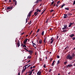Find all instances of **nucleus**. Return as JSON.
Returning a JSON list of instances; mask_svg holds the SVG:
<instances>
[{
  "mask_svg": "<svg viewBox=\"0 0 75 75\" xmlns=\"http://www.w3.org/2000/svg\"><path fill=\"white\" fill-rule=\"evenodd\" d=\"M73 65L74 66V67H75V63L73 64Z\"/></svg>",
  "mask_w": 75,
  "mask_h": 75,
  "instance_id": "obj_63",
  "label": "nucleus"
},
{
  "mask_svg": "<svg viewBox=\"0 0 75 75\" xmlns=\"http://www.w3.org/2000/svg\"><path fill=\"white\" fill-rule=\"evenodd\" d=\"M7 10H10V7L8 6V7H7Z\"/></svg>",
  "mask_w": 75,
  "mask_h": 75,
  "instance_id": "obj_32",
  "label": "nucleus"
},
{
  "mask_svg": "<svg viewBox=\"0 0 75 75\" xmlns=\"http://www.w3.org/2000/svg\"><path fill=\"white\" fill-rule=\"evenodd\" d=\"M33 11H30L28 13V15L27 18L26 19V23H27V20L28 19V17H31V13H32Z\"/></svg>",
  "mask_w": 75,
  "mask_h": 75,
  "instance_id": "obj_2",
  "label": "nucleus"
},
{
  "mask_svg": "<svg viewBox=\"0 0 75 75\" xmlns=\"http://www.w3.org/2000/svg\"><path fill=\"white\" fill-rule=\"evenodd\" d=\"M40 32V29H38V30L36 32V33H38V32Z\"/></svg>",
  "mask_w": 75,
  "mask_h": 75,
  "instance_id": "obj_28",
  "label": "nucleus"
},
{
  "mask_svg": "<svg viewBox=\"0 0 75 75\" xmlns=\"http://www.w3.org/2000/svg\"><path fill=\"white\" fill-rule=\"evenodd\" d=\"M45 39H44V40L43 41V43H44V44H45V43H46V42H45Z\"/></svg>",
  "mask_w": 75,
  "mask_h": 75,
  "instance_id": "obj_25",
  "label": "nucleus"
},
{
  "mask_svg": "<svg viewBox=\"0 0 75 75\" xmlns=\"http://www.w3.org/2000/svg\"><path fill=\"white\" fill-rule=\"evenodd\" d=\"M56 7H58V4H56Z\"/></svg>",
  "mask_w": 75,
  "mask_h": 75,
  "instance_id": "obj_64",
  "label": "nucleus"
},
{
  "mask_svg": "<svg viewBox=\"0 0 75 75\" xmlns=\"http://www.w3.org/2000/svg\"><path fill=\"white\" fill-rule=\"evenodd\" d=\"M48 21H49V18H48L46 21V23H47L48 22Z\"/></svg>",
  "mask_w": 75,
  "mask_h": 75,
  "instance_id": "obj_17",
  "label": "nucleus"
},
{
  "mask_svg": "<svg viewBox=\"0 0 75 75\" xmlns=\"http://www.w3.org/2000/svg\"><path fill=\"white\" fill-rule=\"evenodd\" d=\"M51 71H52V69H50L49 70V72H51Z\"/></svg>",
  "mask_w": 75,
  "mask_h": 75,
  "instance_id": "obj_46",
  "label": "nucleus"
},
{
  "mask_svg": "<svg viewBox=\"0 0 75 75\" xmlns=\"http://www.w3.org/2000/svg\"><path fill=\"white\" fill-rule=\"evenodd\" d=\"M39 43H40V44H42V40H40L39 41Z\"/></svg>",
  "mask_w": 75,
  "mask_h": 75,
  "instance_id": "obj_12",
  "label": "nucleus"
},
{
  "mask_svg": "<svg viewBox=\"0 0 75 75\" xmlns=\"http://www.w3.org/2000/svg\"><path fill=\"white\" fill-rule=\"evenodd\" d=\"M36 10H38V11H39V12H40H40H41V11L40 10H39V9H36Z\"/></svg>",
  "mask_w": 75,
  "mask_h": 75,
  "instance_id": "obj_29",
  "label": "nucleus"
},
{
  "mask_svg": "<svg viewBox=\"0 0 75 75\" xmlns=\"http://www.w3.org/2000/svg\"><path fill=\"white\" fill-rule=\"evenodd\" d=\"M40 60L41 61H42V59L41 58H40Z\"/></svg>",
  "mask_w": 75,
  "mask_h": 75,
  "instance_id": "obj_54",
  "label": "nucleus"
},
{
  "mask_svg": "<svg viewBox=\"0 0 75 75\" xmlns=\"http://www.w3.org/2000/svg\"><path fill=\"white\" fill-rule=\"evenodd\" d=\"M66 49H69V47H68V46H67V47L65 48V50H66Z\"/></svg>",
  "mask_w": 75,
  "mask_h": 75,
  "instance_id": "obj_23",
  "label": "nucleus"
},
{
  "mask_svg": "<svg viewBox=\"0 0 75 75\" xmlns=\"http://www.w3.org/2000/svg\"><path fill=\"white\" fill-rule=\"evenodd\" d=\"M74 36H75V35H74V34H71V35H69V37H71V38H72V37H74Z\"/></svg>",
  "mask_w": 75,
  "mask_h": 75,
  "instance_id": "obj_7",
  "label": "nucleus"
},
{
  "mask_svg": "<svg viewBox=\"0 0 75 75\" xmlns=\"http://www.w3.org/2000/svg\"><path fill=\"white\" fill-rule=\"evenodd\" d=\"M59 37V36H57V38H56V40L58 39V38Z\"/></svg>",
  "mask_w": 75,
  "mask_h": 75,
  "instance_id": "obj_50",
  "label": "nucleus"
},
{
  "mask_svg": "<svg viewBox=\"0 0 75 75\" xmlns=\"http://www.w3.org/2000/svg\"><path fill=\"white\" fill-rule=\"evenodd\" d=\"M69 27H72V26H71L72 25L71 23H69Z\"/></svg>",
  "mask_w": 75,
  "mask_h": 75,
  "instance_id": "obj_9",
  "label": "nucleus"
},
{
  "mask_svg": "<svg viewBox=\"0 0 75 75\" xmlns=\"http://www.w3.org/2000/svg\"><path fill=\"white\" fill-rule=\"evenodd\" d=\"M65 10H69V8H65Z\"/></svg>",
  "mask_w": 75,
  "mask_h": 75,
  "instance_id": "obj_21",
  "label": "nucleus"
},
{
  "mask_svg": "<svg viewBox=\"0 0 75 75\" xmlns=\"http://www.w3.org/2000/svg\"><path fill=\"white\" fill-rule=\"evenodd\" d=\"M38 0L36 1L35 3V4H36V3H38Z\"/></svg>",
  "mask_w": 75,
  "mask_h": 75,
  "instance_id": "obj_39",
  "label": "nucleus"
},
{
  "mask_svg": "<svg viewBox=\"0 0 75 75\" xmlns=\"http://www.w3.org/2000/svg\"><path fill=\"white\" fill-rule=\"evenodd\" d=\"M28 40V39H26L24 40L23 42V44H25V45H26V42H27V40Z\"/></svg>",
  "mask_w": 75,
  "mask_h": 75,
  "instance_id": "obj_5",
  "label": "nucleus"
},
{
  "mask_svg": "<svg viewBox=\"0 0 75 75\" xmlns=\"http://www.w3.org/2000/svg\"><path fill=\"white\" fill-rule=\"evenodd\" d=\"M67 15H68V16H70V13H67Z\"/></svg>",
  "mask_w": 75,
  "mask_h": 75,
  "instance_id": "obj_53",
  "label": "nucleus"
},
{
  "mask_svg": "<svg viewBox=\"0 0 75 75\" xmlns=\"http://www.w3.org/2000/svg\"><path fill=\"white\" fill-rule=\"evenodd\" d=\"M44 13V11H43V12L41 13V15H42V14H43V13Z\"/></svg>",
  "mask_w": 75,
  "mask_h": 75,
  "instance_id": "obj_49",
  "label": "nucleus"
},
{
  "mask_svg": "<svg viewBox=\"0 0 75 75\" xmlns=\"http://www.w3.org/2000/svg\"><path fill=\"white\" fill-rule=\"evenodd\" d=\"M41 74V72L40 71H38L37 73V75H40Z\"/></svg>",
  "mask_w": 75,
  "mask_h": 75,
  "instance_id": "obj_8",
  "label": "nucleus"
},
{
  "mask_svg": "<svg viewBox=\"0 0 75 75\" xmlns=\"http://www.w3.org/2000/svg\"><path fill=\"white\" fill-rule=\"evenodd\" d=\"M37 10V11H36V12H35V13H38V10Z\"/></svg>",
  "mask_w": 75,
  "mask_h": 75,
  "instance_id": "obj_38",
  "label": "nucleus"
},
{
  "mask_svg": "<svg viewBox=\"0 0 75 75\" xmlns=\"http://www.w3.org/2000/svg\"><path fill=\"white\" fill-rule=\"evenodd\" d=\"M54 39H53L50 42V44H52V43L53 42H54Z\"/></svg>",
  "mask_w": 75,
  "mask_h": 75,
  "instance_id": "obj_15",
  "label": "nucleus"
},
{
  "mask_svg": "<svg viewBox=\"0 0 75 75\" xmlns=\"http://www.w3.org/2000/svg\"><path fill=\"white\" fill-rule=\"evenodd\" d=\"M67 31V30H63L62 31V33H65V32Z\"/></svg>",
  "mask_w": 75,
  "mask_h": 75,
  "instance_id": "obj_11",
  "label": "nucleus"
},
{
  "mask_svg": "<svg viewBox=\"0 0 75 75\" xmlns=\"http://www.w3.org/2000/svg\"><path fill=\"white\" fill-rule=\"evenodd\" d=\"M23 48H24V47H25V48H26V46L25 45H23Z\"/></svg>",
  "mask_w": 75,
  "mask_h": 75,
  "instance_id": "obj_35",
  "label": "nucleus"
},
{
  "mask_svg": "<svg viewBox=\"0 0 75 75\" xmlns=\"http://www.w3.org/2000/svg\"><path fill=\"white\" fill-rule=\"evenodd\" d=\"M26 68H27V67H25L24 69H24V70H25H25L26 69Z\"/></svg>",
  "mask_w": 75,
  "mask_h": 75,
  "instance_id": "obj_58",
  "label": "nucleus"
},
{
  "mask_svg": "<svg viewBox=\"0 0 75 75\" xmlns=\"http://www.w3.org/2000/svg\"><path fill=\"white\" fill-rule=\"evenodd\" d=\"M46 38H47V37H45V38L44 40L45 39V40H46Z\"/></svg>",
  "mask_w": 75,
  "mask_h": 75,
  "instance_id": "obj_59",
  "label": "nucleus"
},
{
  "mask_svg": "<svg viewBox=\"0 0 75 75\" xmlns=\"http://www.w3.org/2000/svg\"><path fill=\"white\" fill-rule=\"evenodd\" d=\"M67 62H67V61L65 62H64V64L66 65V64H67Z\"/></svg>",
  "mask_w": 75,
  "mask_h": 75,
  "instance_id": "obj_34",
  "label": "nucleus"
},
{
  "mask_svg": "<svg viewBox=\"0 0 75 75\" xmlns=\"http://www.w3.org/2000/svg\"><path fill=\"white\" fill-rule=\"evenodd\" d=\"M18 71H19L18 73V75H20V72H21L19 70Z\"/></svg>",
  "mask_w": 75,
  "mask_h": 75,
  "instance_id": "obj_16",
  "label": "nucleus"
},
{
  "mask_svg": "<svg viewBox=\"0 0 75 75\" xmlns=\"http://www.w3.org/2000/svg\"><path fill=\"white\" fill-rule=\"evenodd\" d=\"M75 56V55L74 53H72L71 56L70 54H69L66 57V59H70V60H72V59L74 58V57Z\"/></svg>",
  "mask_w": 75,
  "mask_h": 75,
  "instance_id": "obj_1",
  "label": "nucleus"
},
{
  "mask_svg": "<svg viewBox=\"0 0 75 75\" xmlns=\"http://www.w3.org/2000/svg\"><path fill=\"white\" fill-rule=\"evenodd\" d=\"M54 11V10H52V9L51 11H50V13H51V12H52Z\"/></svg>",
  "mask_w": 75,
  "mask_h": 75,
  "instance_id": "obj_43",
  "label": "nucleus"
},
{
  "mask_svg": "<svg viewBox=\"0 0 75 75\" xmlns=\"http://www.w3.org/2000/svg\"><path fill=\"white\" fill-rule=\"evenodd\" d=\"M25 71V70H24V69H23L21 72L22 74H23V73L24 72V71Z\"/></svg>",
  "mask_w": 75,
  "mask_h": 75,
  "instance_id": "obj_27",
  "label": "nucleus"
},
{
  "mask_svg": "<svg viewBox=\"0 0 75 75\" xmlns=\"http://www.w3.org/2000/svg\"><path fill=\"white\" fill-rule=\"evenodd\" d=\"M54 1H53L52 3L50 5V6H52V4H54Z\"/></svg>",
  "mask_w": 75,
  "mask_h": 75,
  "instance_id": "obj_20",
  "label": "nucleus"
},
{
  "mask_svg": "<svg viewBox=\"0 0 75 75\" xmlns=\"http://www.w3.org/2000/svg\"><path fill=\"white\" fill-rule=\"evenodd\" d=\"M52 39H53V37H52V38L50 40H52Z\"/></svg>",
  "mask_w": 75,
  "mask_h": 75,
  "instance_id": "obj_60",
  "label": "nucleus"
},
{
  "mask_svg": "<svg viewBox=\"0 0 75 75\" xmlns=\"http://www.w3.org/2000/svg\"><path fill=\"white\" fill-rule=\"evenodd\" d=\"M60 2V1H58L57 2V4H59Z\"/></svg>",
  "mask_w": 75,
  "mask_h": 75,
  "instance_id": "obj_36",
  "label": "nucleus"
},
{
  "mask_svg": "<svg viewBox=\"0 0 75 75\" xmlns=\"http://www.w3.org/2000/svg\"><path fill=\"white\" fill-rule=\"evenodd\" d=\"M15 5L17 6V1H16L15 3Z\"/></svg>",
  "mask_w": 75,
  "mask_h": 75,
  "instance_id": "obj_40",
  "label": "nucleus"
},
{
  "mask_svg": "<svg viewBox=\"0 0 75 75\" xmlns=\"http://www.w3.org/2000/svg\"><path fill=\"white\" fill-rule=\"evenodd\" d=\"M14 8V6H11L10 7V9H12Z\"/></svg>",
  "mask_w": 75,
  "mask_h": 75,
  "instance_id": "obj_14",
  "label": "nucleus"
},
{
  "mask_svg": "<svg viewBox=\"0 0 75 75\" xmlns=\"http://www.w3.org/2000/svg\"><path fill=\"white\" fill-rule=\"evenodd\" d=\"M33 68H35V66H34L33 67Z\"/></svg>",
  "mask_w": 75,
  "mask_h": 75,
  "instance_id": "obj_56",
  "label": "nucleus"
},
{
  "mask_svg": "<svg viewBox=\"0 0 75 75\" xmlns=\"http://www.w3.org/2000/svg\"><path fill=\"white\" fill-rule=\"evenodd\" d=\"M28 73H30V74H31H31H32L33 72H32V71H29L28 72Z\"/></svg>",
  "mask_w": 75,
  "mask_h": 75,
  "instance_id": "obj_13",
  "label": "nucleus"
},
{
  "mask_svg": "<svg viewBox=\"0 0 75 75\" xmlns=\"http://www.w3.org/2000/svg\"><path fill=\"white\" fill-rule=\"evenodd\" d=\"M59 60H58L57 61V65H58V64H59Z\"/></svg>",
  "mask_w": 75,
  "mask_h": 75,
  "instance_id": "obj_33",
  "label": "nucleus"
},
{
  "mask_svg": "<svg viewBox=\"0 0 75 75\" xmlns=\"http://www.w3.org/2000/svg\"><path fill=\"white\" fill-rule=\"evenodd\" d=\"M66 66L67 68H68V67L71 68V67L73 66V65H72V64H69L67 65H66Z\"/></svg>",
  "mask_w": 75,
  "mask_h": 75,
  "instance_id": "obj_4",
  "label": "nucleus"
},
{
  "mask_svg": "<svg viewBox=\"0 0 75 75\" xmlns=\"http://www.w3.org/2000/svg\"><path fill=\"white\" fill-rule=\"evenodd\" d=\"M30 61H31V60H29V61H28V62H30Z\"/></svg>",
  "mask_w": 75,
  "mask_h": 75,
  "instance_id": "obj_61",
  "label": "nucleus"
},
{
  "mask_svg": "<svg viewBox=\"0 0 75 75\" xmlns=\"http://www.w3.org/2000/svg\"><path fill=\"white\" fill-rule=\"evenodd\" d=\"M64 16H68V15L67 14H64Z\"/></svg>",
  "mask_w": 75,
  "mask_h": 75,
  "instance_id": "obj_47",
  "label": "nucleus"
},
{
  "mask_svg": "<svg viewBox=\"0 0 75 75\" xmlns=\"http://www.w3.org/2000/svg\"><path fill=\"white\" fill-rule=\"evenodd\" d=\"M31 58V56H28L27 58L28 59L29 58V59H30Z\"/></svg>",
  "mask_w": 75,
  "mask_h": 75,
  "instance_id": "obj_22",
  "label": "nucleus"
},
{
  "mask_svg": "<svg viewBox=\"0 0 75 75\" xmlns=\"http://www.w3.org/2000/svg\"><path fill=\"white\" fill-rule=\"evenodd\" d=\"M57 58H59V56L57 55Z\"/></svg>",
  "mask_w": 75,
  "mask_h": 75,
  "instance_id": "obj_42",
  "label": "nucleus"
},
{
  "mask_svg": "<svg viewBox=\"0 0 75 75\" xmlns=\"http://www.w3.org/2000/svg\"><path fill=\"white\" fill-rule=\"evenodd\" d=\"M44 31H43L42 33V35H44Z\"/></svg>",
  "mask_w": 75,
  "mask_h": 75,
  "instance_id": "obj_19",
  "label": "nucleus"
},
{
  "mask_svg": "<svg viewBox=\"0 0 75 75\" xmlns=\"http://www.w3.org/2000/svg\"><path fill=\"white\" fill-rule=\"evenodd\" d=\"M71 23V24L72 25H73V24H74V22H73L72 23Z\"/></svg>",
  "mask_w": 75,
  "mask_h": 75,
  "instance_id": "obj_51",
  "label": "nucleus"
},
{
  "mask_svg": "<svg viewBox=\"0 0 75 75\" xmlns=\"http://www.w3.org/2000/svg\"><path fill=\"white\" fill-rule=\"evenodd\" d=\"M75 5V0L74 1L73 4V5Z\"/></svg>",
  "mask_w": 75,
  "mask_h": 75,
  "instance_id": "obj_41",
  "label": "nucleus"
},
{
  "mask_svg": "<svg viewBox=\"0 0 75 75\" xmlns=\"http://www.w3.org/2000/svg\"><path fill=\"white\" fill-rule=\"evenodd\" d=\"M55 60H54L53 61V62L52 64V66H54V63H55Z\"/></svg>",
  "mask_w": 75,
  "mask_h": 75,
  "instance_id": "obj_10",
  "label": "nucleus"
},
{
  "mask_svg": "<svg viewBox=\"0 0 75 75\" xmlns=\"http://www.w3.org/2000/svg\"><path fill=\"white\" fill-rule=\"evenodd\" d=\"M34 69H32L31 71V72H33V71H34Z\"/></svg>",
  "mask_w": 75,
  "mask_h": 75,
  "instance_id": "obj_48",
  "label": "nucleus"
},
{
  "mask_svg": "<svg viewBox=\"0 0 75 75\" xmlns=\"http://www.w3.org/2000/svg\"><path fill=\"white\" fill-rule=\"evenodd\" d=\"M50 62H51V61H52V58H50Z\"/></svg>",
  "mask_w": 75,
  "mask_h": 75,
  "instance_id": "obj_44",
  "label": "nucleus"
},
{
  "mask_svg": "<svg viewBox=\"0 0 75 75\" xmlns=\"http://www.w3.org/2000/svg\"><path fill=\"white\" fill-rule=\"evenodd\" d=\"M71 72H69V73H68V74L70 75V74H71Z\"/></svg>",
  "mask_w": 75,
  "mask_h": 75,
  "instance_id": "obj_55",
  "label": "nucleus"
},
{
  "mask_svg": "<svg viewBox=\"0 0 75 75\" xmlns=\"http://www.w3.org/2000/svg\"><path fill=\"white\" fill-rule=\"evenodd\" d=\"M29 52H30V53L31 54H33V51H31V50H29Z\"/></svg>",
  "mask_w": 75,
  "mask_h": 75,
  "instance_id": "obj_18",
  "label": "nucleus"
},
{
  "mask_svg": "<svg viewBox=\"0 0 75 75\" xmlns=\"http://www.w3.org/2000/svg\"><path fill=\"white\" fill-rule=\"evenodd\" d=\"M32 44H33L34 45H36V44H35V43H33V41H32Z\"/></svg>",
  "mask_w": 75,
  "mask_h": 75,
  "instance_id": "obj_30",
  "label": "nucleus"
},
{
  "mask_svg": "<svg viewBox=\"0 0 75 75\" xmlns=\"http://www.w3.org/2000/svg\"><path fill=\"white\" fill-rule=\"evenodd\" d=\"M67 17H68V16H65L63 17V18H67Z\"/></svg>",
  "mask_w": 75,
  "mask_h": 75,
  "instance_id": "obj_45",
  "label": "nucleus"
},
{
  "mask_svg": "<svg viewBox=\"0 0 75 75\" xmlns=\"http://www.w3.org/2000/svg\"><path fill=\"white\" fill-rule=\"evenodd\" d=\"M74 61L75 60H74L73 61L71 62V63H72V64L74 63L75 62H74Z\"/></svg>",
  "mask_w": 75,
  "mask_h": 75,
  "instance_id": "obj_57",
  "label": "nucleus"
},
{
  "mask_svg": "<svg viewBox=\"0 0 75 75\" xmlns=\"http://www.w3.org/2000/svg\"><path fill=\"white\" fill-rule=\"evenodd\" d=\"M43 67L44 68H46V65L45 64L44 65Z\"/></svg>",
  "mask_w": 75,
  "mask_h": 75,
  "instance_id": "obj_26",
  "label": "nucleus"
},
{
  "mask_svg": "<svg viewBox=\"0 0 75 75\" xmlns=\"http://www.w3.org/2000/svg\"><path fill=\"white\" fill-rule=\"evenodd\" d=\"M17 45H18V47H19L20 46V41L18 40V42L16 43Z\"/></svg>",
  "mask_w": 75,
  "mask_h": 75,
  "instance_id": "obj_6",
  "label": "nucleus"
},
{
  "mask_svg": "<svg viewBox=\"0 0 75 75\" xmlns=\"http://www.w3.org/2000/svg\"><path fill=\"white\" fill-rule=\"evenodd\" d=\"M45 58L46 59H47V56H46L45 57Z\"/></svg>",
  "mask_w": 75,
  "mask_h": 75,
  "instance_id": "obj_62",
  "label": "nucleus"
},
{
  "mask_svg": "<svg viewBox=\"0 0 75 75\" xmlns=\"http://www.w3.org/2000/svg\"><path fill=\"white\" fill-rule=\"evenodd\" d=\"M65 4H63V5H62V6H61V8H63V7H64V6H65Z\"/></svg>",
  "mask_w": 75,
  "mask_h": 75,
  "instance_id": "obj_31",
  "label": "nucleus"
},
{
  "mask_svg": "<svg viewBox=\"0 0 75 75\" xmlns=\"http://www.w3.org/2000/svg\"><path fill=\"white\" fill-rule=\"evenodd\" d=\"M75 37H74V38H72V40H75Z\"/></svg>",
  "mask_w": 75,
  "mask_h": 75,
  "instance_id": "obj_52",
  "label": "nucleus"
},
{
  "mask_svg": "<svg viewBox=\"0 0 75 75\" xmlns=\"http://www.w3.org/2000/svg\"><path fill=\"white\" fill-rule=\"evenodd\" d=\"M64 28H62V30H66L67 28V25L66 24H64L63 25Z\"/></svg>",
  "mask_w": 75,
  "mask_h": 75,
  "instance_id": "obj_3",
  "label": "nucleus"
},
{
  "mask_svg": "<svg viewBox=\"0 0 75 75\" xmlns=\"http://www.w3.org/2000/svg\"><path fill=\"white\" fill-rule=\"evenodd\" d=\"M37 14H38V13H35V12L34 13V15H35V16H36Z\"/></svg>",
  "mask_w": 75,
  "mask_h": 75,
  "instance_id": "obj_24",
  "label": "nucleus"
},
{
  "mask_svg": "<svg viewBox=\"0 0 75 75\" xmlns=\"http://www.w3.org/2000/svg\"><path fill=\"white\" fill-rule=\"evenodd\" d=\"M32 32H33V30H32L31 32H30V33L29 34V35H31V33H32Z\"/></svg>",
  "mask_w": 75,
  "mask_h": 75,
  "instance_id": "obj_37",
  "label": "nucleus"
}]
</instances>
